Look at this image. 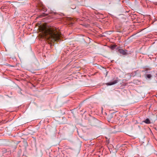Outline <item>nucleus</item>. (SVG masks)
Returning <instances> with one entry per match:
<instances>
[{
  "label": "nucleus",
  "instance_id": "obj_5",
  "mask_svg": "<svg viewBox=\"0 0 157 157\" xmlns=\"http://www.w3.org/2000/svg\"><path fill=\"white\" fill-rule=\"evenodd\" d=\"M151 76V75H147V77L149 78H150Z\"/></svg>",
  "mask_w": 157,
  "mask_h": 157
},
{
  "label": "nucleus",
  "instance_id": "obj_2",
  "mask_svg": "<svg viewBox=\"0 0 157 157\" xmlns=\"http://www.w3.org/2000/svg\"><path fill=\"white\" fill-rule=\"evenodd\" d=\"M118 52L121 54L123 55H125L127 54V51L126 50H124L121 49H119L118 50Z\"/></svg>",
  "mask_w": 157,
  "mask_h": 157
},
{
  "label": "nucleus",
  "instance_id": "obj_1",
  "mask_svg": "<svg viewBox=\"0 0 157 157\" xmlns=\"http://www.w3.org/2000/svg\"><path fill=\"white\" fill-rule=\"evenodd\" d=\"M61 36L59 31L55 28H43L41 35V37H44L48 41L55 43L60 40Z\"/></svg>",
  "mask_w": 157,
  "mask_h": 157
},
{
  "label": "nucleus",
  "instance_id": "obj_4",
  "mask_svg": "<svg viewBox=\"0 0 157 157\" xmlns=\"http://www.w3.org/2000/svg\"><path fill=\"white\" fill-rule=\"evenodd\" d=\"M143 122L147 124L151 123V121L148 118L146 119Z\"/></svg>",
  "mask_w": 157,
  "mask_h": 157
},
{
  "label": "nucleus",
  "instance_id": "obj_3",
  "mask_svg": "<svg viewBox=\"0 0 157 157\" xmlns=\"http://www.w3.org/2000/svg\"><path fill=\"white\" fill-rule=\"evenodd\" d=\"M118 81H119L118 80V79H115V80H114L113 82H110L107 83H106V84L107 85H109V86L112 85H114V84L117 83L118 82Z\"/></svg>",
  "mask_w": 157,
  "mask_h": 157
}]
</instances>
